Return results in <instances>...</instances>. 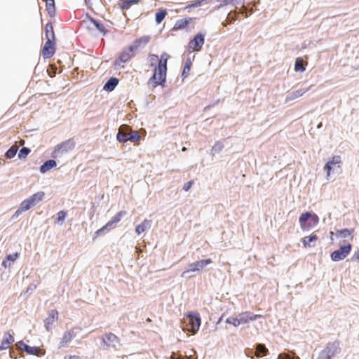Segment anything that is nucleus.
Wrapping results in <instances>:
<instances>
[{
    "label": "nucleus",
    "mask_w": 359,
    "mask_h": 359,
    "mask_svg": "<svg viewBox=\"0 0 359 359\" xmlns=\"http://www.w3.org/2000/svg\"><path fill=\"white\" fill-rule=\"evenodd\" d=\"M169 58L170 55L168 53L161 54L158 65L155 67L154 74L149 80V83L151 84L153 87L163 86L165 83L167 75V62Z\"/></svg>",
    "instance_id": "1"
},
{
    "label": "nucleus",
    "mask_w": 359,
    "mask_h": 359,
    "mask_svg": "<svg viewBox=\"0 0 359 359\" xmlns=\"http://www.w3.org/2000/svg\"><path fill=\"white\" fill-rule=\"evenodd\" d=\"M134 46L131 45L125 48L118 55L114 62V67L116 69H121L125 67V64L130 61L135 56Z\"/></svg>",
    "instance_id": "2"
},
{
    "label": "nucleus",
    "mask_w": 359,
    "mask_h": 359,
    "mask_svg": "<svg viewBox=\"0 0 359 359\" xmlns=\"http://www.w3.org/2000/svg\"><path fill=\"white\" fill-rule=\"evenodd\" d=\"M299 221L302 229L306 230L316 226L319 222V218L314 213L306 212L301 215Z\"/></svg>",
    "instance_id": "3"
},
{
    "label": "nucleus",
    "mask_w": 359,
    "mask_h": 359,
    "mask_svg": "<svg viewBox=\"0 0 359 359\" xmlns=\"http://www.w3.org/2000/svg\"><path fill=\"white\" fill-rule=\"evenodd\" d=\"M340 352L339 342L328 343L325 348L320 351L317 359H331Z\"/></svg>",
    "instance_id": "4"
},
{
    "label": "nucleus",
    "mask_w": 359,
    "mask_h": 359,
    "mask_svg": "<svg viewBox=\"0 0 359 359\" xmlns=\"http://www.w3.org/2000/svg\"><path fill=\"white\" fill-rule=\"evenodd\" d=\"M75 147V142L73 138L67 140L58 144L52 153V157L57 158L64 153L72 151Z\"/></svg>",
    "instance_id": "5"
},
{
    "label": "nucleus",
    "mask_w": 359,
    "mask_h": 359,
    "mask_svg": "<svg viewBox=\"0 0 359 359\" xmlns=\"http://www.w3.org/2000/svg\"><path fill=\"white\" fill-rule=\"evenodd\" d=\"M45 196V193L43 191H39L28 198L24 200L20 203V208L22 211H27L29 210L32 207L36 205L38 203L43 201Z\"/></svg>",
    "instance_id": "6"
},
{
    "label": "nucleus",
    "mask_w": 359,
    "mask_h": 359,
    "mask_svg": "<svg viewBox=\"0 0 359 359\" xmlns=\"http://www.w3.org/2000/svg\"><path fill=\"white\" fill-rule=\"evenodd\" d=\"M126 211H119L117 212L105 225L97 230L94 233L93 239L100 236L105 230H110L113 228V225L119 222L121 218L126 215Z\"/></svg>",
    "instance_id": "7"
},
{
    "label": "nucleus",
    "mask_w": 359,
    "mask_h": 359,
    "mask_svg": "<svg viewBox=\"0 0 359 359\" xmlns=\"http://www.w3.org/2000/svg\"><path fill=\"white\" fill-rule=\"evenodd\" d=\"M205 42L204 34L201 33L197 34L193 39H191L188 43V50L189 52L199 51L201 50L203 45Z\"/></svg>",
    "instance_id": "8"
},
{
    "label": "nucleus",
    "mask_w": 359,
    "mask_h": 359,
    "mask_svg": "<svg viewBox=\"0 0 359 359\" xmlns=\"http://www.w3.org/2000/svg\"><path fill=\"white\" fill-rule=\"evenodd\" d=\"M187 316L189 319V325L190 326L189 331L191 332L193 334H195L201 326V320L200 315L197 312H191L187 314Z\"/></svg>",
    "instance_id": "9"
},
{
    "label": "nucleus",
    "mask_w": 359,
    "mask_h": 359,
    "mask_svg": "<svg viewBox=\"0 0 359 359\" xmlns=\"http://www.w3.org/2000/svg\"><path fill=\"white\" fill-rule=\"evenodd\" d=\"M351 248L352 246L350 243L344 246H341L339 250L334 251L331 254L332 259L334 262L344 259L350 253Z\"/></svg>",
    "instance_id": "10"
},
{
    "label": "nucleus",
    "mask_w": 359,
    "mask_h": 359,
    "mask_svg": "<svg viewBox=\"0 0 359 359\" xmlns=\"http://www.w3.org/2000/svg\"><path fill=\"white\" fill-rule=\"evenodd\" d=\"M212 262V261L211 259H201V260H198L195 262L191 263L189 265V269L187 271H184L182 273V277H184L187 273H189L190 271H191V272L199 271L202 270L206 265L210 264Z\"/></svg>",
    "instance_id": "11"
},
{
    "label": "nucleus",
    "mask_w": 359,
    "mask_h": 359,
    "mask_svg": "<svg viewBox=\"0 0 359 359\" xmlns=\"http://www.w3.org/2000/svg\"><path fill=\"white\" fill-rule=\"evenodd\" d=\"M55 50L56 41L46 40L41 50V55L45 59L50 58L55 54Z\"/></svg>",
    "instance_id": "12"
},
{
    "label": "nucleus",
    "mask_w": 359,
    "mask_h": 359,
    "mask_svg": "<svg viewBox=\"0 0 359 359\" xmlns=\"http://www.w3.org/2000/svg\"><path fill=\"white\" fill-rule=\"evenodd\" d=\"M262 316L259 314H254L250 311L242 312L238 314V318L241 325L247 324L250 321H254L257 318H261Z\"/></svg>",
    "instance_id": "13"
},
{
    "label": "nucleus",
    "mask_w": 359,
    "mask_h": 359,
    "mask_svg": "<svg viewBox=\"0 0 359 359\" xmlns=\"http://www.w3.org/2000/svg\"><path fill=\"white\" fill-rule=\"evenodd\" d=\"M130 127L128 125H122L118 129L116 139L120 142H126L129 141Z\"/></svg>",
    "instance_id": "14"
},
{
    "label": "nucleus",
    "mask_w": 359,
    "mask_h": 359,
    "mask_svg": "<svg viewBox=\"0 0 359 359\" xmlns=\"http://www.w3.org/2000/svg\"><path fill=\"white\" fill-rule=\"evenodd\" d=\"M195 20L194 18H186L177 20L172 27L173 31L185 29L189 27L190 24H193Z\"/></svg>",
    "instance_id": "15"
},
{
    "label": "nucleus",
    "mask_w": 359,
    "mask_h": 359,
    "mask_svg": "<svg viewBox=\"0 0 359 359\" xmlns=\"http://www.w3.org/2000/svg\"><path fill=\"white\" fill-rule=\"evenodd\" d=\"M58 319V312L55 309L50 310L47 318L44 320V325L46 330L51 329L53 324Z\"/></svg>",
    "instance_id": "16"
},
{
    "label": "nucleus",
    "mask_w": 359,
    "mask_h": 359,
    "mask_svg": "<svg viewBox=\"0 0 359 359\" xmlns=\"http://www.w3.org/2000/svg\"><path fill=\"white\" fill-rule=\"evenodd\" d=\"M341 163V157L339 156H334L332 158L330 161H329L325 165L324 170L327 172V176L329 177L331 172V170L334 168L335 165H337L339 168V164Z\"/></svg>",
    "instance_id": "17"
},
{
    "label": "nucleus",
    "mask_w": 359,
    "mask_h": 359,
    "mask_svg": "<svg viewBox=\"0 0 359 359\" xmlns=\"http://www.w3.org/2000/svg\"><path fill=\"white\" fill-rule=\"evenodd\" d=\"M14 342V338L9 332L5 333L0 345V350L7 349Z\"/></svg>",
    "instance_id": "18"
},
{
    "label": "nucleus",
    "mask_w": 359,
    "mask_h": 359,
    "mask_svg": "<svg viewBox=\"0 0 359 359\" xmlns=\"http://www.w3.org/2000/svg\"><path fill=\"white\" fill-rule=\"evenodd\" d=\"M102 340L105 344L107 346H115V343H118L119 341V339L116 335L111 332H109L104 334Z\"/></svg>",
    "instance_id": "19"
},
{
    "label": "nucleus",
    "mask_w": 359,
    "mask_h": 359,
    "mask_svg": "<svg viewBox=\"0 0 359 359\" xmlns=\"http://www.w3.org/2000/svg\"><path fill=\"white\" fill-rule=\"evenodd\" d=\"M45 36L48 41H56L53 26L51 22L47 23L45 26Z\"/></svg>",
    "instance_id": "20"
},
{
    "label": "nucleus",
    "mask_w": 359,
    "mask_h": 359,
    "mask_svg": "<svg viewBox=\"0 0 359 359\" xmlns=\"http://www.w3.org/2000/svg\"><path fill=\"white\" fill-rule=\"evenodd\" d=\"M76 337V332L74 329L67 331L64 333L61 341V345L65 346L69 343Z\"/></svg>",
    "instance_id": "21"
},
{
    "label": "nucleus",
    "mask_w": 359,
    "mask_h": 359,
    "mask_svg": "<svg viewBox=\"0 0 359 359\" xmlns=\"http://www.w3.org/2000/svg\"><path fill=\"white\" fill-rule=\"evenodd\" d=\"M89 25L88 27L91 29L95 28L101 33H103L104 34L106 33L105 27L103 24L100 23L98 21L94 20L92 18H89L88 20Z\"/></svg>",
    "instance_id": "22"
},
{
    "label": "nucleus",
    "mask_w": 359,
    "mask_h": 359,
    "mask_svg": "<svg viewBox=\"0 0 359 359\" xmlns=\"http://www.w3.org/2000/svg\"><path fill=\"white\" fill-rule=\"evenodd\" d=\"M118 83V79L115 77L110 78L104 84L103 89L106 91L111 92L114 90Z\"/></svg>",
    "instance_id": "23"
},
{
    "label": "nucleus",
    "mask_w": 359,
    "mask_h": 359,
    "mask_svg": "<svg viewBox=\"0 0 359 359\" xmlns=\"http://www.w3.org/2000/svg\"><path fill=\"white\" fill-rule=\"evenodd\" d=\"M318 237L316 234L312 233L311 235L309 236H306L304 238H302V243L305 248H309L312 246L311 243L316 242L318 241Z\"/></svg>",
    "instance_id": "24"
},
{
    "label": "nucleus",
    "mask_w": 359,
    "mask_h": 359,
    "mask_svg": "<svg viewBox=\"0 0 359 359\" xmlns=\"http://www.w3.org/2000/svg\"><path fill=\"white\" fill-rule=\"evenodd\" d=\"M140 2V0H119L118 6L122 10H128L133 5L137 4Z\"/></svg>",
    "instance_id": "25"
},
{
    "label": "nucleus",
    "mask_w": 359,
    "mask_h": 359,
    "mask_svg": "<svg viewBox=\"0 0 359 359\" xmlns=\"http://www.w3.org/2000/svg\"><path fill=\"white\" fill-rule=\"evenodd\" d=\"M57 165L56 162L54 160H48L46 161L41 167L40 172L41 173H45L48 172L51 168L55 167Z\"/></svg>",
    "instance_id": "26"
},
{
    "label": "nucleus",
    "mask_w": 359,
    "mask_h": 359,
    "mask_svg": "<svg viewBox=\"0 0 359 359\" xmlns=\"http://www.w3.org/2000/svg\"><path fill=\"white\" fill-rule=\"evenodd\" d=\"M151 226V221L145 219L140 224L137 225L135 228V231L137 234L143 233L147 229Z\"/></svg>",
    "instance_id": "27"
},
{
    "label": "nucleus",
    "mask_w": 359,
    "mask_h": 359,
    "mask_svg": "<svg viewBox=\"0 0 359 359\" xmlns=\"http://www.w3.org/2000/svg\"><path fill=\"white\" fill-rule=\"evenodd\" d=\"M268 353L269 351L264 344H259L256 346L255 355L257 357L265 356Z\"/></svg>",
    "instance_id": "28"
},
{
    "label": "nucleus",
    "mask_w": 359,
    "mask_h": 359,
    "mask_svg": "<svg viewBox=\"0 0 359 359\" xmlns=\"http://www.w3.org/2000/svg\"><path fill=\"white\" fill-rule=\"evenodd\" d=\"M309 90V88H306V89H299V90L292 91L290 94V96H289L288 99L290 100H295V99H297V98H298L299 97H302Z\"/></svg>",
    "instance_id": "29"
},
{
    "label": "nucleus",
    "mask_w": 359,
    "mask_h": 359,
    "mask_svg": "<svg viewBox=\"0 0 359 359\" xmlns=\"http://www.w3.org/2000/svg\"><path fill=\"white\" fill-rule=\"evenodd\" d=\"M24 351L29 354L39 355L41 353V349L36 346H29V345L24 344Z\"/></svg>",
    "instance_id": "30"
},
{
    "label": "nucleus",
    "mask_w": 359,
    "mask_h": 359,
    "mask_svg": "<svg viewBox=\"0 0 359 359\" xmlns=\"http://www.w3.org/2000/svg\"><path fill=\"white\" fill-rule=\"evenodd\" d=\"M306 69L304 67V61L302 57H297L295 60L294 70L296 72H304Z\"/></svg>",
    "instance_id": "31"
},
{
    "label": "nucleus",
    "mask_w": 359,
    "mask_h": 359,
    "mask_svg": "<svg viewBox=\"0 0 359 359\" xmlns=\"http://www.w3.org/2000/svg\"><path fill=\"white\" fill-rule=\"evenodd\" d=\"M166 15L167 11L165 9L158 10L155 15V20L156 23L160 24L163 20Z\"/></svg>",
    "instance_id": "32"
},
{
    "label": "nucleus",
    "mask_w": 359,
    "mask_h": 359,
    "mask_svg": "<svg viewBox=\"0 0 359 359\" xmlns=\"http://www.w3.org/2000/svg\"><path fill=\"white\" fill-rule=\"evenodd\" d=\"M129 137V141L132 142H137L140 140V135L139 133L136 130H132L130 128V135Z\"/></svg>",
    "instance_id": "33"
},
{
    "label": "nucleus",
    "mask_w": 359,
    "mask_h": 359,
    "mask_svg": "<svg viewBox=\"0 0 359 359\" xmlns=\"http://www.w3.org/2000/svg\"><path fill=\"white\" fill-rule=\"evenodd\" d=\"M149 37H147V36H144V37H142V38H140L138 39H136L133 44L131 45L132 46H134V48L135 50L137 49V48L140 46L141 43H144V44H146L149 42Z\"/></svg>",
    "instance_id": "34"
},
{
    "label": "nucleus",
    "mask_w": 359,
    "mask_h": 359,
    "mask_svg": "<svg viewBox=\"0 0 359 359\" xmlns=\"http://www.w3.org/2000/svg\"><path fill=\"white\" fill-rule=\"evenodd\" d=\"M18 147L16 145H13L6 152V157L7 158H13L17 151H18Z\"/></svg>",
    "instance_id": "35"
},
{
    "label": "nucleus",
    "mask_w": 359,
    "mask_h": 359,
    "mask_svg": "<svg viewBox=\"0 0 359 359\" xmlns=\"http://www.w3.org/2000/svg\"><path fill=\"white\" fill-rule=\"evenodd\" d=\"M226 323L233 325V327H238L241 325L240 322L238 320V318L231 316L226 320Z\"/></svg>",
    "instance_id": "36"
},
{
    "label": "nucleus",
    "mask_w": 359,
    "mask_h": 359,
    "mask_svg": "<svg viewBox=\"0 0 359 359\" xmlns=\"http://www.w3.org/2000/svg\"><path fill=\"white\" fill-rule=\"evenodd\" d=\"M191 62L190 61H187L185 63V65L184 67L183 72L182 74V77L186 78L188 76V75L189 74L190 70H191Z\"/></svg>",
    "instance_id": "37"
},
{
    "label": "nucleus",
    "mask_w": 359,
    "mask_h": 359,
    "mask_svg": "<svg viewBox=\"0 0 359 359\" xmlns=\"http://www.w3.org/2000/svg\"><path fill=\"white\" fill-rule=\"evenodd\" d=\"M353 231H354L353 229H344L338 231L337 234H339L343 237H347V236L351 235L353 233Z\"/></svg>",
    "instance_id": "38"
},
{
    "label": "nucleus",
    "mask_w": 359,
    "mask_h": 359,
    "mask_svg": "<svg viewBox=\"0 0 359 359\" xmlns=\"http://www.w3.org/2000/svg\"><path fill=\"white\" fill-rule=\"evenodd\" d=\"M18 257H19V254L18 252H15L13 255H8L6 257V259L3 261L2 265H4L5 267H6V262L7 261L14 262Z\"/></svg>",
    "instance_id": "39"
},
{
    "label": "nucleus",
    "mask_w": 359,
    "mask_h": 359,
    "mask_svg": "<svg viewBox=\"0 0 359 359\" xmlns=\"http://www.w3.org/2000/svg\"><path fill=\"white\" fill-rule=\"evenodd\" d=\"M29 153L30 149L29 148L23 147L20 150L18 157L20 158H25Z\"/></svg>",
    "instance_id": "40"
},
{
    "label": "nucleus",
    "mask_w": 359,
    "mask_h": 359,
    "mask_svg": "<svg viewBox=\"0 0 359 359\" xmlns=\"http://www.w3.org/2000/svg\"><path fill=\"white\" fill-rule=\"evenodd\" d=\"M67 212L65 210H60L57 212V222H63L66 217Z\"/></svg>",
    "instance_id": "41"
},
{
    "label": "nucleus",
    "mask_w": 359,
    "mask_h": 359,
    "mask_svg": "<svg viewBox=\"0 0 359 359\" xmlns=\"http://www.w3.org/2000/svg\"><path fill=\"white\" fill-rule=\"evenodd\" d=\"M224 146L223 144L219 142H217L215 144V145L213 146L212 147V151H217V152H219L220 151H222V149H223Z\"/></svg>",
    "instance_id": "42"
},
{
    "label": "nucleus",
    "mask_w": 359,
    "mask_h": 359,
    "mask_svg": "<svg viewBox=\"0 0 359 359\" xmlns=\"http://www.w3.org/2000/svg\"><path fill=\"white\" fill-rule=\"evenodd\" d=\"M193 184H194L193 180L189 181L188 182H187L186 184H184L183 189L185 191H188L191 189V187H192Z\"/></svg>",
    "instance_id": "43"
},
{
    "label": "nucleus",
    "mask_w": 359,
    "mask_h": 359,
    "mask_svg": "<svg viewBox=\"0 0 359 359\" xmlns=\"http://www.w3.org/2000/svg\"><path fill=\"white\" fill-rule=\"evenodd\" d=\"M64 359H80V357L76 355H67L64 357Z\"/></svg>",
    "instance_id": "44"
},
{
    "label": "nucleus",
    "mask_w": 359,
    "mask_h": 359,
    "mask_svg": "<svg viewBox=\"0 0 359 359\" xmlns=\"http://www.w3.org/2000/svg\"><path fill=\"white\" fill-rule=\"evenodd\" d=\"M201 4V1H196L195 3L191 4L186 7V8H191V7H195V6H199Z\"/></svg>",
    "instance_id": "45"
},
{
    "label": "nucleus",
    "mask_w": 359,
    "mask_h": 359,
    "mask_svg": "<svg viewBox=\"0 0 359 359\" xmlns=\"http://www.w3.org/2000/svg\"><path fill=\"white\" fill-rule=\"evenodd\" d=\"M151 61H156L158 60V56L155 54H152L150 55Z\"/></svg>",
    "instance_id": "46"
},
{
    "label": "nucleus",
    "mask_w": 359,
    "mask_h": 359,
    "mask_svg": "<svg viewBox=\"0 0 359 359\" xmlns=\"http://www.w3.org/2000/svg\"><path fill=\"white\" fill-rule=\"evenodd\" d=\"M21 212H23V211L21 210V208H20V209L16 211L15 215H18Z\"/></svg>",
    "instance_id": "47"
},
{
    "label": "nucleus",
    "mask_w": 359,
    "mask_h": 359,
    "mask_svg": "<svg viewBox=\"0 0 359 359\" xmlns=\"http://www.w3.org/2000/svg\"><path fill=\"white\" fill-rule=\"evenodd\" d=\"M245 10H246V9H245L244 7H243V8H241V12H240V13H243L244 11H245Z\"/></svg>",
    "instance_id": "48"
},
{
    "label": "nucleus",
    "mask_w": 359,
    "mask_h": 359,
    "mask_svg": "<svg viewBox=\"0 0 359 359\" xmlns=\"http://www.w3.org/2000/svg\"><path fill=\"white\" fill-rule=\"evenodd\" d=\"M278 359H290V358H289V356H286V358H282L280 356Z\"/></svg>",
    "instance_id": "49"
},
{
    "label": "nucleus",
    "mask_w": 359,
    "mask_h": 359,
    "mask_svg": "<svg viewBox=\"0 0 359 359\" xmlns=\"http://www.w3.org/2000/svg\"><path fill=\"white\" fill-rule=\"evenodd\" d=\"M182 150L183 151H185L187 150V148H186V147H183V148L182 149Z\"/></svg>",
    "instance_id": "50"
},
{
    "label": "nucleus",
    "mask_w": 359,
    "mask_h": 359,
    "mask_svg": "<svg viewBox=\"0 0 359 359\" xmlns=\"http://www.w3.org/2000/svg\"><path fill=\"white\" fill-rule=\"evenodd\" d=\"M174 354H175V353H172V356H171V358H172V359H175V358H173V355H174ZM175 359H179V358H175Z\"/></svg>",
    "instance_id": "51"
},
{
    "label": "nucleus",
    "mask_w": 359,
    "mask_h": 359,
    "mask_svg": "<svg viewBox=\"0 0 359 359\" xmlns=\"http://www.w3.org/2000/svg\"><path fill=\"white\" fill-rule=\"evenodd\" d=\"M85 1H86V4H89L90 0H85Z\"/></svg>",
    "instance_id": "52"
},
{
    "label": "nucleus",
    "mask_w": 359,
    "mask_h": 359,
    "mask_svg": "<svg viewBox=\"0 0 359 359\" xmlns=\"http://www.w3.org/2000/svg\"><path fill=\"white\" fill-rule=\"evenodd\" d=\"M294 359H300L298 356L295 357Z\"/></svg>",
    "instance_id": "53"
}]
</instances>
